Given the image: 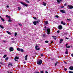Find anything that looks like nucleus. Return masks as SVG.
<instances>
[{"label": "nucleus", "mask_w": 73, "mask_h": 73, "mask_svg": "<svg viewBox=\"0 0 73 73\" xmlns=\"http://www.w3.org/2000/svg\"><path fill=\"white\" fill-rule=\"evenodd\" d=\"M9 50L10 51H13V48L12 47L10 48Z\"/></svg>", "instance_id": "0eeeda50"}, {"label": "nucleus", "mask_w": 73, "mask_h": 73, "mask_svg": "<svg viewBox=\"0 0 73 73\" xmlns=\"http://www.w3.org/2000/svg\"><path fill=\"white\" fill-rule=\"evenodd\" d=\"M64 6H66V4L65 3L64 4Z\"/></svg>", "instance_id": "8fccbe9b"}, {"label": "nucleus", "mask_w": 73, "mask_h": 73, "mask_svg": "<svg viewBox=\"0 0 73 73\" xmlns=\"http://www.w3.org/2000/svg\"><path fill=\"white\" fill-rule=\"evenodd\" d=\"M55 17H57V18H58V15H56L55 16Z\"/></svg>", "instance_id": "79ce46f5"}, {"label": "nucleus", "mask_w": 73, "mask_h": 73, "mask_svg": "<svg viewBox=\"0 0 73 73\" xmlns=\"http://www.w3.org/2000/svg\"><path fill=\"white\" fill-rule=\"evenodd\" d=\"M1 67V65H0V68Z\"/></svg>", "instance_id": "0e129e2a"}, {"label": "nucleus", "mask_w": 73, "mask_h": 73, "mask_svg": "<svg viewBox=\"0 0 73 73\" xmlns=\"http://www.w3.org/2000/svg\"><path fill=\"white\" fill-rule=\"evenodd\" d=\"M66 39H68V38H66Z\"/></svg>", "instance_id": "680f3d73"}, {"label": "nucleus", "mask_w": 73, "mask_h": 73, "mask_svg": "<svg viewBox=\"0 0 73 73\" xmlns=\"http://www.w3.org/2000/svg\"><path fill=\"white\" fill-rule=\"evenodd\" d=\"M33 23L34 25H36L37 24V22H36V21H35L33 22Z\"/></svg>", "instance_id": "4468645a"}, {"label": "nucleus", "mask_w": 73, "mask_h": 73, "mask_svg": "<svg viewBox=\"0 0 73 73\" xmlns=\"http://www.w3.org/2000/svg\"><path fill=\"white\" fill-rule=\"evenodd\" d=\"M12 39H13L12 38Z\"/></svg>", "instance_id": "338daca9"}, {"label": "nucleus", "mask_w": 73, "mask_h": 73, "mask_svg": "<svg viewBox=\"0 0 73 73\" xmlns=\"http://www.w3.org/2000/svg\"><path fill=\"white\" fill-rule=\"evenodd\" d=\"M6 17H7L8 18H10V16H8V15H6Z\"/></svg>", "instance_id": "aec40b11"}, {"label": "nucleus", "mask_w": 73, "mask_h": 73, "mask_svg": "<svg viewBox=\"0 0 73 73\" xmlns=\"http://www.w3.org/2000/svg\"><path fill=\"white\" fill-rule=\"evenodd\" d=\"M37 63L38 65H41L42 64V60H37Z\"/></svg>", "instance_id": "f257e3e1"}, {"label": "nucleus", "mask_w": 73, "mask_h": 73, "mask_svg": "<svg viewBox=\"0 0 73 73\" xmlns=\"http://www.w3.org/2000/svg\"><path fill=\"white\" fill-rule=\"evenodd\" d=\"M25 1L27 2V3H29V1L28 0H26Z\"/></svg>", "instance_id": "2f4dec72"}, {"label": "nucleus", "mask_w": 73, "mask_h": 73, "mask_svg": "<svg viewBox=\"0 0 73 73\" xmlns=\"http://www.w3.org/2000/svg\"><path fill=\"white\" fill-rule=\"evenodd\" d=\"M0 64H1V65H4V64L1 62H0Z\"/></svg>", "instance_id": "7c9ffc66"}, {"label": "nucleus", "mask_w": 73, "mask_h": 73, "mask_svg": "<svg viewBox=\"0 0 73 73\" xmlns=\"http://www.w3.org/2000/svg\"><path fill=\"white\" fill-rule=\"evenodd\" d=\"M21 52H24V50L23 49H21L20 51Z\"/></svg>", "instance_id": "bb28decb"}, {"label": "nucleus", "mask_w": 73, "mask_h": 73, "mask_svg": "<svg viewBox=\"0 0 73 73\" xmlns=\"http://www.w3.org/2000/svg\"><path fill=\"white\" fill-rule=\"evenodd\" d=\"M40 73H44V71H40Z\"/></svg>", "instance_id": "ea45409f"}, {"label": "nucleus", "mask_w": 73, "mask_h": 73, "mask_svg": "<svg viewBox=\"0 0 73 73\" xmlns=\"http://www.w3.org/2000/svg\"><path fill=\"white\" fill-rule=\"evenodd\" d=\"M58 64V62H56L55 64V66H56V65H57V64Z\"/></svg>", "instance_id": "c85d7f7f"}, {"label": "nucleus", "mask_w": 73, "mask_h": 73, "mask_svg": "<svg viewBox=\"0 0 73 73\" xmlns=\"http://www.w3.org/2000/svg\"><path fill=\"white\" fill-rule=\"evenodd\" d=\"M44 28H45V29H46V27L45 26V27H44Z\"/></svg>", "instance_id": "13d9d810"}, {"label": "nucleus", "mask_w": 73, "mask_h": 73, "mask_svg": "<svg viewBox=\"0 0 73 73\" xmlns=\"http://www.w3.org/2000/svg\"><path fill=\"white\" fill-rule=\"evenodd\" d=\"M53 41H52V42H51V44H52V43H53Z\"/></svg>", "instance_id": "6e6d98bb"}, {"label": "nucleus", "mask_w": 73, "mask_h": 73, "mask_svg": "<svg viewBox=\"0 0 73 73\" xmlns=\"http://www.w3.org/2000/svg\"><path fill=\"white\" fill-rule=\"evenodd\" d=\"M69 69H70V70H73V66H70L69 68Z\"/></svg>", "instance_id": "f8f14e48"}, {"label": "nucleus", "mask_w": 73, "mask_h": 73, "mask_svg": "<svg viewBox=\"0 0 73 73\" xmlns=\"http://www.w3.org/2000/svg\"><path fill=\"white\" fill-rule=\"evenodd\" d=\"M8 21L9 22H11L12 21V20H11V19L10 18V17L9 18V19L8 20Z\"/></svg>", "instance_id": "ddd939ff"}, {"label": "nucleus", "mask_w": 73, "mask_h": 73, "mask_svg": "<svg viewBox=\"0 0 73 73\" xmlns=\"http://www.w3.org/2000/svg\"><path fill=\"white\" fill-rule=\"evenodd\" d=\"M1 20L3 22L5 21V20H4V19L3 18H1Z\"/></svg>", "instance_id": "cd10ccee"}, {"label": "nucleus", "mask_w": 73, "mask_h": 73, "mask_svg": "<svg viewBox=\"0 0 73 73\" xmlns=\"http://www.w3.org/2000/svg\"><path fill=\"white\" fill-rule=\"evenodd\" d=\"M19 25H20V26H22V25L20 23H19Z\"/></svg>", "instance_id": "58836bf2"}, {"label": "nucleus", "mask_w": 73, "mask_h": 73, "mask_svg": "<svg viewBox=\"0 0 73 73\" xmlns=\"http://www.w3.org/2000/svg\"><path fill=\"white\" fill-rule=\"evenodd\" d=\"M67 8L68 9H73V6L71 5H68Z\"/></svg>", "instance_id": "f03ea898"}, {"label": "nucleus", "mask_w": 73, "mask_h": 73, "mask_svg": "<svg viewBox=\"0 0 73 73\" xmlns=\"http://www.w3.org/2000/svg\"><path fill=\"white\" fill-rule=\"evenodd\" d=\"M48 40H46V41H45V42L46 43H48Z\"/></svg>", "instance_id": "473e14b6"}, {"label": "nucleus", "mask_w": 73, "mask_h": 73, "mask_svg": "<svg viewBox=\"0 0 73 73\" xmlns=\"http://www.w3.org/2000/svg\"><path fill=\"white\" fill-rule=\"evenodd\" d=\"M0 27L1 28H2V29H4V27L2 26L1 25H0Z\"/></svg>", "instance_id": "5701e85b"}, {"label": "nucleus", "mask_w": 73, "mask_h": 73, "mask_svg": "<svg viewBox=\"0 0 73 73\" xmlns=\"http://www.w3.org/2000/svg\"><path fill=\"white\" fill-rule=\"evenodd\" d=\"M6 32L8 34H9V35H11V32L8 31H7Z\"/></svg>", "instance_id": "dca6fc26"}, {"label": "nucleus", "mask_w": 73, "mask_h": 73, "mask_svg": "<svg viewBox=\"0 0 73 73\" xmlns=\"http://www.w3.org/2000/svg\"><path fill=\"white\" fill-rule=\"evenodd\" d=\"M19 58L18 57L16 56L15 58L14 59L15 61H18V60H18Z\"/></svg>", "instance_id": "39448f33"}, {"label": "nucleus", "mask_w": 73, "mask_h": 73, "mask_svg": "<svg viewBox=\"0 0 73 73\" xmlns=\"http://www.w3.org/2000/svg\"><path fill=\"white\" fill-rule=\"evenodd\" d=\"M70 46H67V47H66V48H70Z\"/></svg>", "instance_id": "c03bdc74"}, {"label": "nucleus", "mask_w": 73, "mask_h": 73, "mask_svg": "<svg viewBox=\"0 0 73 73\" xmlns=\"http://www.w3.org/2000/svg\"><path fill=\"white\" fill-rule=\"evenodd\" d=\"M62 41H63V39H61L60 40V44H61V42H62Z\"/></svg>", "instance_id": "6ab92c4d"}, {"label": "nucleus", "mask_w": 73, "mask_h": 73, "mask_svg": "<svg viewBox=\"0 0 73 73\" xmlns=\"http://www.w3.org/2000/svg\"><path fill=\"white\" fill-rule=\"evenodd\" d=\"M68 72L69 73H73V72L69 71Z\"/></svg>", "instance_id": "c756f323"}, {"label": "nucleus", "mask_w": 73, "mask_h": 73, "mask_svg": "<svg viewBox=\"0 0 73 73\" xmlns=\"http://www.w3.org/2000/svg\"><path fill=\"white\" fill-rule=\"evenodd\" d=\"M60 2V1H61V0H58Z\"/></svg>", "instance_id": "bf43d9fd"}, {"label": "nucleus", "mask_w": 73, "mask_h": 73, "mask_svg": "<svg viewBox=\"0 0 73 73\" xmlns=\"http://www.w3.org/2000/svg\"><path fill=\"white\" fill-rule=\"evenodd\" d=\"M61 23L62 24H63L64 25H65V24H66L63 21H61Z\"/></svg>", "instance_id": "9b49d317"}, {"label": "nucleus", "mask_w": 73, "mask_h": 73, "mask_svg": "<svg viewBox=\"0 0 73 73\" xmlns=\"http://www.w3.org/2000/svg\"><path fill=\"white\" fill-rule=\"evenodd\" d=\"M68 43H66V47H67V46L68 45Z\"/></svg>", "instance_id": "37998d69"}, {"label": "nucleus", "mask_w": 73, "mask_h": 73, "mask_svg": "<svg viewBox=\"0 0 73 73\" xmlns=\"http://www.w3.org/2000/svg\"><path fill=\"white\" fill-rule=\"evenodd\" d=\"M15 36H17V33H15Z\"/></svg>", "instance_id": "72a5a7b5"}, {"label": "nucleus", "mask_w": 73, "mask_h": 73, "mask_svg": "<svg viewBox=\"0 0 73 73\" xmlns=\"http://www.w3.org/2000/svg\"><path fill=\"white\" fill-rule=\"evenodd\" d=\"M9 58L8 57H7L5 58V60L6 61H7L8 60Z\"/></svg>", "instance_id": "b1692460"}, {"label": "nucleus", "mask_w": 73, "mask_h": 73, "mask_svg": "<svg viewBox=\"0 0 73 73\" xmlns=\"http://www.w3.org/2000/svg\"><path fill=\"white\" fill-rule=\"evenodd\" d=\"M58 28L59 29H61L62 28V27L61 25H59L58 26Z\"/></svg>", "instance_id": "6e6552de"}, {"label": "nucleus", "mask_w": 73, "mask_h": 73, "mask_svg": "<svg viewBox=\"0 0 73 73\" xmlns=\"http://www.w3.org/2000/svg\"><path fill=\"white\" fill-rule=\"evenodd\" d=\"M45 24H48V21H46L45 22Z\"/></svg>", "instance_id": "4c0bfd02"}, {"label": "nucleus", "mask_w": 73, "mask_h": 73, "mask_svg": "<svg viewBox=\"0 0 73 73\" xmlns=\"http://www.w3.org/2000/svg\"><path fill=\"white\" fill-rule=\"evenodd\" d=\"M20 3L21 4H23V5H25V6L26 7L28 6V4L26 3H23L22 2H21Z\"/></svg>", "instance_id": "7ed1b4c3"}, {"label": "nucleus", "mask_w": 73, "mask_h": 73, "mask_svg": "<svg viewBox=\"0 0 73 73\" xmlns=\"http://www.w3.org/2000/svg\"><path fill=\"white\" fill-rule=\"evenodd\" d=\"M57 33H59L60 32V31H57Z\"/></svg>", "instance_id": "3c124183"}, {"label": "nucleus", "mask_w": 73, "mask_h": 73, "mask_svg": "<svg viewBox=\"0 0 73 73\" xmlns=\"http://www.w3.org/2000/svg\"><path fill=\"white\" fill-rule=\"evenodd\" d=\"M65 53L66 54H68V49H66V51Z\"/></svg>", "instance_id": "4be33fe9"}, {"label": "nucleus", "mask_w": 73, "mask_h": 73, "mask_svg": "<svg viewBox=\"0 0 73 73\" xmlns=\"http://www.w3.org/2000/svg\"><path fill=\"white\" fill-rule=\"evenodd\" d=\"M6 8H9V6L7 5V6H6Z\"/></svg>", "instance_id": "49530a36"}, {"label": "nucleus", "mask_w": 73, "mask_h": 73, "mask_svg": "<svg viewBox=\"0 0 73 73\" xmlns=\"http://www.w3.org/2000/svg\"><path fill=\"white\" fill-rule=\"evenodd\" d=\"M60 12H62V13H66L65 11H64L63 10H61L60 11Z\"/></svg>", "instance_id": "1a4fd4ad"}, {"label": "nucleus", "mask_w": 73, "mask_h": 73, "mask_svg": "<svg viewBox=\"0 0 73 73\" xmlns=\"http://www.w3.org/2000/svg\"><path fill=\"white\" fill-rule=\"evenodd\" d=\"M71 56H72V57H73V54H71Z\"/></svg>", "instance_id": "603ef678"}, {"label": "nucleus", "mask_w": 73, "mask_h": 73, "mask_svg": "<svg viewBox=\"0 0 73 73\" xmlns=\"http://www.w3.org/2000/svg\"><path fill=\"white\" fill-rule=\"evenodd\" d=\"M46 3L43 2V5H44V6H46Z\"/></svg>", "instance_id": "412c9836"}, {"label": "nucleus", "mask_w": 73, "mask_h": 73, "mask_svg": "<svg viewBox=\"0 0 73 73\" xmlns=\"http://www.w3.org/2000/svg\"><path fill=\"white\" fill-rule=\"evenodd\" d=\"M62 8H64V6H62L61 7Z\"/></svg>", "instance_id": "5fc2aeb1"}, {"label": "nucleus", "mask_w": 73, "mask_h": 73, "mask_svg": "<svg viewBox=\"0 0 73 73\" xmlns=\"http://www.w3.org/2000/svg\"><path fill=\"white\" fill-rule=\"evenodd\" d=\"M40 56H41V57H42V56H43V54H40Z\"/></svg>", "instance_id": "a19ab883"}, {"label": "nucleus", "mask_w": 73, "mask_h": 73, "mask_svg": "<svg viewBox=\"0 0 73 73\" xmlns=\"http://www.w3.org/2000/svg\"><path fill=\"white\" fill-rule=\"evenodd\" d=\"M64 70H65V71H66V70H67V69H66V68H64Z\"/></svg>", "instance_id": "c9c22d12"}, {"label": "nucleus", "mask_w": 73, "mask_h": 73, "mask_svg": "<svg viewBox=\"0 0 73 73\" xmlns=\"http://www.w3.org/2000/svg\"><path fill=\"white\" fill-rule=\"evenodd\" d=\"M45 73H48V72H47V71H45Z\"/></svg>", "instance_id": "864d4df0"}, {"label": "nucleus", "mask_w": 73, "mask_h": 73, "mask_svg": "<svg viewBox=\"0 0 73 73\" xmlns=\"http://www.w3.org/2000/svg\"><path fill=\"white\" fill-rule=\"evenodd\" d=\"M21 49L19 48H17V50H18V51H20L21 50Z\"/></svg>", "instance_id": "a878e982"}, {"label": "nucleus", "mask_w": 73, "mask_h": 73, "mask_svg": "<svg viewBox=\"0 0 73 73\" xmlns=\"http://www.w3.org/2000/svg\"><path fill=\"white\" fill-rule=\"evenodd\" d=\"M7 72L8 73H12V72H10L9 71H7Z\"/></svg>", "instance_id": "09e8293b"}, {"label": "nucleus", "mask_w": 73, "mask_h": 73, "mask_svg": "<svg viewBox=\"0 0 73 73\" xmlns=\"http://www.w3.org/2000/svg\"><path fill=\"white\" fill-rule=\"evenodd\" d=\"M1 16H0V18H1Z\"/></svg>", "instance_id": "e2e57ef3"}, {"label": "nucleus", "mask_w": 73, "mask_h": 73, "mask_svg": "<svg viewBox=\"0 0 73 73\" xmlns=\"http://www.w3.org/2000/svg\"><path fill=\"white\" fill-rule=\"evenodd\" d=\"M36 21V23H37V24H38V23H40V21L39 20H38L37 21Z\"/></svg>", "instance_id": "a211bd4d"}, {"label": "nucleus", "mask_w": 73, "mask_h": 73, "mask_svg": "<svg viewBox=\"0 0 73 73\" xmlns=\"http://www.w3.org/2000/svg\"><path fill=\"white\" fill-rule=\"evenodd\" d=\"M67 20L68 21H70V19H67Z\"/></svg>", "instance_id": "e433bc0d"}, {"label": "nucleus", "mask_w": 73, "mask_h": 73, "mask_svg": "<svg viewBox=\"0 0 73 73\" xmlns=\"http://www.w3.org/2000/svg\"><path fill=\"white\" fill-rule=\"evenodd\" d=\"M1 33L0 32V33Z\"/></svg>", "instance_id": "774afa93"}, {"label": "nucleus", "mask_w": 73, "mask_h": 73, "mask_svg": "<svg viewBox=\"0 0 73 73\" xmlns=\"http://www.w3.org/2000/svg\"><path fill=\"white\" fill-rule=\"evenodd\" d=\"M28 57V55H27L26 56H25V60H27V57Z\"/></svg>", "instance_id": "2eb2a0df"}, {"label": "nucleus", "mask_w": 73, "mask_h": 73, "mask_svg": "<svg viewBox=\"0 0 73 73\" xmlns=\"http://www.w3.org/2000/svg\"><path fill=\"white\" fill-rule=\"evenodd\" d=\"M38 47V46H35V49H36V50H40V48H37Z\"/></svg>", "instance_id": "423d86ee"}, {"label": "nucleus", "mask_w": 73, "mask_h": 73, "mask_svg": "<svg viewBox=\"0 0 73 73\" xmlns=\"http://www.w3.org/2000/svg\"><path fill=\"white\" fill-rule=\"evenodd\" d=\"M52 37H53V38L54 39V40H56V39H57L56 38H55V37H57V36H55L54 37L53 36H52Z\"/></svg>", "instance_id": "f3484780"}, {"label": "nucleus", "mask_w": 73, "mask_h": 73, "mask_svg": "<svg viewBox=\"0 0 73 73\" xmlns=\"http://www.w3.org/2000/svg\"><path fill=\"white\" fill-rule=\"evenodd\" d=\"M23 63H24V64H25V63H26V62H23Z\"/></svg>", "instance_id": "4d7b16f0"}, {"label": "nucleus", "mask_w": 73, "mask_h": 73, "mask_svg": "<svg viewBox=\"0 0 73 73\" xmlns=\"http://www.w3.org/2000/svg\"><path fill=\"white\" fill-rule=\"evenodd\" d=\"M47 34L48 35H49L50 34V29H47Z\"/></svg>", "instance_id": "20e7f679"}, {"label": "nucleus", "mask_w": 73, "mask_h": 73, "mask_svg": "<svg viewBox=\"0 0 73 73\" xmlns=\"http://www.w3.org/2000/svg\"><path fill=\"white\" fill-rule=\"evenodd\" d=\"M35 73H39V72H35Z\"/></svg>", "instance_id": "052dcab7"}, {"label": "nucleus", "mask_w": 73, "mask_h": 73, "mask_svg": "<svg viewBox=\"0 0 73 73\" xmlns=\"http://www.w3.org/2000/svg\"><path fill=\"white\" fill-rule=\"evenodd\" d=\"M33 18L34 19H36V17H33Z\"/></svg>", "instance_id": "a18cd8bd"}, {"label": "nucleus", "mask_w": 73, "mask_h": 73, "mask_svg": "<svg viewBox=\"0 0 73 73\" xmlns=\"http://www.w3.org/2000/svg\"><path fill=\"white\" fill-rule=\"evenodd\" d=\"M7 55H4L3 56V58H5L6 57H7Z\"/></svg>", "instance_id": "393cba45"}, {"label": "nucleus", "mask_w": 73, "mask_h": 73, "mask_svg": "<svg viewBox=\"0 0 73 73\" xmlns=\"http://www.w3.org/2000/svg\"><path fill=\"white\" fill-rule=\"evenodd\" d=\"M12 39H13L12 38Z\"/></svg>", "instance_id": "69168bd1"}, {"label": "nucleus", "mask_w": 73, "mask_h": 73, "mask_svg": "<svg viewBox=\"0 0 73 73\" xmlns=\"http://www.w3.org/2000/svg\"><path fill=\"white\" fill-rule=\"evenodd\" d=\"M18 9L19 10H20V9H21V8L19 7H18Z\"/></svg>", "instance_id": "de8ad7c7"}, {"label": "nucleus", "mask_w": 73, "mask_h": 73, "mask_svg": "<svg viewBox=\"0 0 73 73\" xmlns=\"http://www.w3.org/2000/svg\"><path fill=\"white\" fill-rule=\"evenodd\" d=\"M57 1L58 2V3H60V2L58 0H57Z\"/></svg>", "instance_id": "f704fd0d"}, {"label": "nucleus", "mask_w": 73, "mask_h": 73, "mask_svg": "<svg viewBox=\"0 0 73 73\" xmlns=\"http://www.w3.org/2000/svg\"><path fill=\"white\" fill-rule=\"evenodd\" d=\"M9 65L10 66H13V65H12V64L11 63H9L8 65V66L9 68Z\"/></svg>", "instance_id": "9d476101"}]
</instances>
